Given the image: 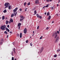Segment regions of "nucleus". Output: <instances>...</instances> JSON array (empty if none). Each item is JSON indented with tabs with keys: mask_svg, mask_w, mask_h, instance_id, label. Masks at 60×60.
<instances>
[{
	"mask_svg": "<svg viewBox=\"0 0 60 60\" xmlns=\"http://www.w3.org/2000/svg\"><path fill=\"white\" fill-rule=\"evenodd\" d=\"M42 38H43V37L42 36L40 38V39H42Z\"/></svg>",
	"mask_w": 60,
	"mask_h": 60,
	"instance_id": "37998d69",
	"label": "nucleus"
},
{
	"mask_svg": "<svg viewBox=\"0 0 60 60\" xmlns=\"http://www.w3.org/2000/svg\"><path fill=\"white\" fill-rule=\"evenodd\" d=\"M30 4V2H29L27 4V5H29Z\"/></svg>",
	"mask_w": 60,
	"mask_h": 60,
	"instance_id": "c85d7f7f",
	"label": "nucleus"
},
{
	"mask_svg": "<svg viewBox=\"0 0 60 60\" xmlns=\"http://www.w3.org/2000/svg\"><path fill=\"white\" fill-rule=\"evenodd\" d=\"M6 26H5V25H4L3 26H1L0 27V29L3 31H4L5 29H6Z\"/></svg>",
	"mask_w": 60,
	"mask_h": 60,
	"instance_id": "f257e3e1",
	"label": "nucleus"
},
{
	"mask_svg": "<svg viewBox=\"0 0 60 60\" xmlns=\"http://www.w3.org/2000/svg\"><path fill=\"white\" fill-rule=\"evenodd\" d=\"M34 34H32V36H34Z\"/></svg>",
	"mask_w": 60,
	"mask_h": 60,
	"instance_id": "774afa93",
	"label": "nucleus"
},
{
	"mask_svg": "<svg viewBox=\"0 0 60 60\" xmlns=\"http://www.w3.org/2000/svg\"><path fill=\"white\" fill-rule=\"evenodd\" d=\"M17 37H19V34H17Z\"/></svg>",
	"mask_w": 60,
	"mask_h": 60,
	"instance_id": "e433bc0d",
	"label": "nucleus"
},
{
	"mask_svg": "<svg viewBox=\"0 0 60 60\" xmlns=\"http://www.w3.org/2000/svg\"><path fill=\"white\" fill-rule=\"evenodd\" d=\"M58 4H57V7H58Z\"/></svg>",
	"mask_w": 60,
	"mask_h": 60,
	"instance_id": "052dcab7",
	"label": "nucleus"
},
{
	"mask_svg": "<svg viewBox=\"0 0 60 60\" xmlns=\"http://www.w3.org/2000/svg\"><path fill=\"white\" fill-rule=\"evenodd\" d=\"M8 32H10V30H9V29H8V30H7Z\"/></svg>",
	"mask_w": 60,
	"mask_h": 60,
	"instance_id": "603ef678",
	"label": "nucleus"
},
{
	"mask_svg": "<svg viewBox=\"0 0 60 60\" xmlns=\"http://www.w3.org/2000/svg\"><path fill=\"white\" fill-rule=\"evenodd\" d=\"M49 0H46V2H49Z\"/></svg>",
	"mask_w": 60,
	"mask_h": 60,
	"instance_id": "58836bf2",
	"label": "nucleus"
},
{
	"mask_svg": "<svg viewBox=\"0 0 60 60\" xmlns=\"http://www.w3.org/2000/svg\"><path fill=\"white\" fill-rule=\"evenodd\" d=\"M7 27H8L9 28L10 27V26H9V25H8L7 26Z\"/></svg>",
	"mask_w": 60,
	"mask_h": 60,
	"instance_id": "a18cd8bd",
	"label": "nucleus"
},
{
	"mask_svg": "<svg viewBox=\"0 0 60 60\" xmlns=\"http://www.w3.org/2000/svg\"><path fill=\"white\" fill-rule=\"evenodd\" d=\"M13 16H14V14H12L11 15V18H12Z\"/></svg>",
	"mask_w": 60,
	"mask_h": 60,
	"instance_id": "4be33fe9",
	"label": "nucleus"
},
{
	"mask_svg": "<svg viewBox=\"0 0 60 60\" xmlns=\"http://www.w3.org/2000/svg\"><path fill=\"white\" fill-rule=\"evenodd\" d=\"M11 55L12 56L13 55V52L12 51L11 52Z\"/></svg>",
	"mask_w": 60,
	"mask_h": 60,
	"instance_id": "09e8293b",
	"label": "nucleus"
},
{
	"mask_svg": "<svg viewBox=\"0 0 60 60\" xmlns=\"http://www.w3.org/2000/svg\"><path fill=\"white\" fill-rule=\"evenodd\" d=\"M4 34H8V33H7V31H4Z\"/></svg>",
	"mask_w": 60,
	"mask_h": 60,
	"instance_id": "cd10ccee",
	"label": "nucleus"
},
{
	"mask_svg": "<svg viewBox=\"0 0 60 60\" xmlns=\"http://www.w3.org/2000/svg\"><path fill=\"white\" fill-rule=\"evenodd\" d=\"M14 44H15V43H13V45H14Z\"/></svg>",
	"mask_w": 60,
	"mask_h": 60,
	"instance_id": "0e129e2a",
	"label": "nucleus"
},
{
	"mask_svg": "<svg viewBox=\"0 0 60 60\" xmlns=\"http://www.w3.org/2000/svg\"><path fill=\"white\" fill-rule=\"evenodd\" d=\"M26 2H24V6H26Z\"/></svg>",
	"mask_w": 60,
	"mask_h": 60,
	"instance_id": "5701e85b",
	"label": "nucleus"
},
{
	"mask_svg": "<svg viewBox=\"0 0 60 60\" xmlns=\"http://www.w3.org/2000/svg\"><path fill=\"white\" fill-rule=\"evenodd\" d=\"M38 18H39V19H41L42 18V17L41 16H39V17Z\"/></svg>",
	"mask_w": 60,
	"mask_h": 60,
	"instance_id": "b1692460",
	"label": "nucleus"
},
{
	"mask_svg": "<svg viewBox=\"0 0 60 60\" xmlns=\"http://www.w3.org/2000/svg\"><path fill=\"white\" fill-rule=\"evenodd\" d=\"M46 6H45L43 7V8H46Z\"/></svg>",
	"mask_w": 60,
	"mask_h": 60,
	"instance_id": "5fc2aeb1",
	"label": "nucleus"
},
{
	"mask_svg": "<svg viewBox=\"0 0 60 60\" xmlns=\"http://www.w3.org/2000/svg\"><path fill=\"white\" fill-rule=\"evenodd\" d=\"M49 17L47 19H51V16H50V15H49Z\"/></svg>",
	"mask_w": 60,
	"mask_h": 60,
	"instance_id": "4468645a",
	"label": "nucleus"
},
{
	"mask_svg": "<svg viewBox=\"0 0 60 60\" xmlns=\"http://www.w3.org/2000/svg\"><path fill=\"white\" fill-rule=\"evenodd\" d=\"M20 38H22V33H21L20 34Z\"/></svg>",
	"mask_w": 60,
	"mask_h": 60,
	"instance_id": "6ab92c4d",
	"label": "nucleus"
},
{
	"mask_svg": "<svg viewBox=\"0 0 60 60\" xmlns=\"http://www.w3.org/2000/svg\"><path fill=\"white\" fill-rule=\"evenodd\" d=\"M34 14H36V13H37V12H36V10H35L34 11Z\"/></svg>",
	"mask_w": 60,
	"mask_h": 60,
	"instance_id": "aec40b11",
	"label": "nucleus"
},
{
	"mask_svg": "<svg viewBox=\"0 0 60 60\" xmlns=\"http://www.w3.org/2000/svg\"><path fill=\"white\" fill-rule=\"evenodd\" d=\"M43 47H42L41 49L39 51L40 53H41L42 52V50H43Z\"/></svg>",
	"mask_w": 60,
	"mask_h": 60,
	"instance_id": "39448f33",
	"label": "nucleus"
},
{
	"mask_svg": "<svg viewBox=\"0 0 60 60\" xmlns=\"http://www.w3.org/2000/svg\"><path fill=\"white\" fill-rule=\"evenodd\" d=\"M46 30H48L49 29V27H47V28H46Z\"/></svg>",
	"mask_w": 60,
	"mask_h": 60,
	"instance_id": "ea45409f",
	"label": "nucleus"
},
{
	"mask_svg": "<svg viewBox=\"0 0 60 60\" xmlns=\"http://www.w3.org/2000/svg\"><path fill=\"white\" fill-rule=\"evenodd\" d=\"M3 44V42H0V45H2Z\"/></svg>",
	"mask_w": 60,
	"mask_h": 60,
	"instance_id": "bb28decb",
	"label": "nucleus"
},
{
	"mask_svg": "<svg viewBox=\"0 0 60 60\" xmlns=\"http://www.w3.org/2000/svg\"><path fill=\"white\" fill-rule=\"evenodd\" d=\"M3 12L4 13H6L7 12V11L6 9H5L4 11H3Z\"/></svg>",
	"mask_w": 60,
	"mask_h": 60,
	"instance_id": "ddd939ff",
	"label": "nucleus"
},
{
	"mask_svg": "<svg viewBox=\"0 0 60 60\" xmlns=\"http://www.w3.org/2000/svg\"><path fill=\"white\" fill-rule=\"evenodd\" d=\"M6 7H5V9H6V8H7V7H8L7 6H6Z\"/></svg>",
	"mask_w": 60,
	"mask_h": 60,
	"instance_id": "4d7b16f0",
	"label": "nucleus"
},
{
	"mask_svg": "<svg viewBox=\"0 0 60 60\" xmlns=\"http://www.w3.org/2000/svg\"><path fill=\"white\" fill-rule=\"evenodd\" d=\"M56 56H57V55H56V54H55L54 55V57H56Z\"/></svg>",
	"mask_w": 60,
	"mask_h": 60,
	"instance_id": "72a5a7b5",
	"label": "nucleus"
},
{
	"mask_svg": "<svg viewBox=\"0 0 60 60\" xmlns=\"http://www.w3.org/2000/svg\"><path fill=\"white\" fill-rule=\"evenodd\" d=\"M8 36H9L8 35L7 36V38H8Z\"/></svg>",
	"mask_w": 60,
	"mask_h": 60,
	"instance_id": "e2e57ef3",
	"label": "nucleus"
},
{
	"mask_svg": "<svg viewBox=\"0 0 60 60\" xmlns=\"http://www.w3.org/2000/svg\"><path fill=\"white\" fill-rule=\"evenodd\" d=\"M20 18L21 19H25V17H24L23 15H20Z\"/></svg>",
	"mask_w": 60,
	"mask_h": 60,
	"instance_id": "9d476101",
	"label": "nucleus"
},
{
	"mask_svg": "<svg viewBox=\"0 0 60 60\" xmlns=\"http://www.w3.org/2000/svg\"><path fill=\"white\" fill-rule=\"evenodd\" d=\"M15 48H14L13 49V51H14L13 53L14 54H15V53H16V52H15Z\"/></svg>",
	"mask_w": 60,
	"mask_h": 60,
	"instance_id": "9b49d317",
	"label": "nucleus"
},
{
	"mask_svg": "<svg viewBox=\"0 0 60 60\" xmlns=\"http://www.w3.org/2000/svg\"><path fill=\"white\" fill-rule=\"evenodd\" d=\"M26 43H28V40H27L26 41Z\"/></svg>",
	"mask_w": 60,
	"mask_h": 60,
	"instance_id": "7c9ffc66",
	"label": "nucleus"
},
{
	"mask_svg": "<svg viewBox=\"0 0 60 60\" xmlns=\"http://www.w3.org/2000/svg\"><path fill=\"white\" fill-rule=\"evenodd\" d=\"M39 28V26H38L37 27V29H38Z\"/></svg>",
	"mask_w": 60,
	"mask_h": 60,
	"instance_id": "79ce46f5",
	"label": "nucleus"
},
{
	"mask_svg": "<svg viewBox=\"0 0 60 60\" xmlns=\"http://www.w3.org/2000/svg\"><path fill=\"white\" fill-rule=\"evenodd\" d=\"M57 33L58 34H59V31H57Z\"/></svg>",
	"mask_w": 60,
	"mask_h": 60,
	"instance_id": "3c124183",
	"label": "nucleus"
},
{
	"mask_svg": "<svg viewBox=\"0 0 60 60\" xmlns=\"http://www.w3.org/2000/svg\"><path fill=\"white\" fill-rule=\"evenodd\" d=\"M24 33V34H26L27 32V29L26 28H25L23 30Z\"/></svg>",
	"mask_w": 60,
	"mask_h": 60,
	"instance_id": "7ed1b4c3",
	"label": "nucleus"
},
{
	"mask_svg": "<svg viewBox=\"0 0 60 60\" xmlns=\"http://www.w3.org/2000/svg\"><path fill=\"white\" fill-rule=\"evenodd\" d=\"M14 14H15V16H16L17 15V12H14Z\"/></svg>",
	"mask_w": 60,
	"mask_h": 60,
	"instance_id": "c9c22d12",
	"label": "nucleus"
},
{
	"mask_svg": "<svg viewBox=\"0 0 60 60\" xmlns=\"http://www.w3.org/2000/svg\"><path fill=\"white\" fill-rule=\"evenodd\" d=\"M26 10H27V8H26V9H25V11H26Z\"/></svg>",
	"mask_w": 60,
	"mask_h": 60,
	"instance_id": "49530a36",
	"label": "nucleus"
},
{
	"mask_svg": "<svg viewBox=\"0 0 60 60\" xmlns=\"http://www.w3.org/2000/svg\"><path fill=\"white\" fill-rule=\"evenodd\" d=\"M14 60H17V59L15 58V59Z\"/></svg>",
	"mask_w": 60,
	"mask_h": 60,
	"instance_id": "69168bd1",
	"label": "nucleus"
},
{
	"mask_svg": "<svg viewBox=\"0 0 60 60\" xmlns=\"http://www.w3.org/2000/svg\"><path fill=\"white\" fill-rule=\"evenodd\" d=\"M56 42H58V39H56Z\"/></svg>",
	"mask_w": 60,
	"mask_h": 60,
	"instance_id": "c756f323",
	"label": "nucleus"
},
{
	"mask_svg": "<svg viewBox=\"0 0 60 60\" xmlns=\"http://www.w3.org/2000/svg\"><path fill=\"white\" fill-rule=\"evenodd\" d=\"M24 19H20V21H22Z\"/></svg>",
	"mask_w": 60,
	"mask_h": 60,
	"instance_id": "a878e982",
	"label": "nucleus"
},
{
	"mask_svg": "<svg viewBox=\"0 0 60 60\" xmlns=\"http://www.w3.org/2000/svg\"><path fill=\"white\" fill-rule=\"evenodd\" d=\"M19 11H22V9L21 8H20L19 9Z\"/></svg>",
	"mask_w": 60,
	"mask_h": 60,
	"instance_id": "c03bdc74",
	"label": "nucleus"
},
{
	"mask_svg": "<svg viewBox=\"0 0 60 60\" xmlns=\"http://www.w3.org/2000/svg\"><path fill=\"white\" fill-rule=\"evenodd\" d=\"M8 30V28H6V31H7Z\"/></svg>",
	"mask_w": 60,
	"mask_h": 60,
	"instance_id": "de8ad7c7",
	"label": "nucleus"
},
{
	"mask_svg": "<svg viewBox=\"0 0 60 60\" xmlns=\"http://www.w3.org/2000/svg\"><path fill=\"white\" fill-rule=\"evenodd\" d=\"M4 6H7L8 7L9 6H10V3H9L8 2H7L5 3L4 5Z\"/></svg>",
	"mask_w": 60,
	"mask_h": 60,
	"instance_id": "f03ea898",
	"label": "nucleus"
},
{
	"mask_svg": "<svg viewBox=\"0 0 60 60\" xmlns=\"http://www.w3.org/2000/svg\"><path fill=\"white\" fill-rule=\"evenodd\" d=\"M5 19V17L4 16H3L2 17V19L3 20H4V19Z\"/></svg>",
	"mask_w": 60,
	"mask_h": 60,
	"instance_id": "2eb2a0df",
	"label": "nucleus"
},
{
	"mask_svg": "<svg viewBox=\"0 0 60 60\" xmlns=\"http://www.w3.org/2000/svg\"><path fill=\"white\" fill-rule=\"evenodd\" d=\"M49 12H48L47 14V16H49Z\"/></svg>",
	"mask_w": 60,
	"mask_h": 60,
	"instance_id": "393cba45",
	"label": "nucleus"
},
{
	"mask_svg": "<svg viewBox=\"0 0 60 60\" xmlns=\"http://www.w3.org/2000/svg\"><path fill=\"white\" fill-rule=\"evenodd\" d=\"M51 10H53V9H54V8H53L52 7H51Z\"/></svg>",
	"mask_w": 60,
	"mask_h": 60,
	"instance_id": "f704fd0d",
	"label": "nucleus"
},
{
	"mask_svg": "<svg viewBox=\"0 0 60 60\" xmlns=\"http://www.w3.org/2000/svg\"><path fill=\"white\" fill-rule=\"evenodd\" d=\"M52 0H50V2H52Z\"/></svg>",
	"mask_w": 60,
	"mask_h": 60,
	"instance_id": "bf43d9fd",
	"label": "nucleus"
},
{
	"mask_svg": "<svg viewBox=\"0 0 60 60\" xmlns=\"http://www.w3.org/2000/svg\"><path fill=\"white\" fill-rule=\"evenodd\" d=\"M57 36V34H56V35H55V38H56V37Z\"/></svg>",
	"mask_w": 60,
	"mask_h": 60,
	"instance_id": "412c9836",
	"label": "nucleus"
},
{
	"mask_svg": "<svg viewBox=\"0 0 60 60\" xmlns=\"http://www.w3.org/2000/svg\"><path fill=\"white\" fill-rule=\"evenodd\" d=\"M8 23H9V21H8V20H7L6 21V25H7V24H8Z\"/></svg>",
	"mask_w": 60,
	"mask_h": 60,
	"instance_id": "f3484780",
	"label": "nucleus"
},
{
	"mask_svg": "<svg viewBox=\"0 0 60 60\" xmlns=\"http://www.w3.org/2000/svg\"><path fill=\"white\" fill-rule=\"evenodd\" d=\"M18 8H16L15 9H14L13 10V11L14 12H16V11L17 10H18Z\"/></svg>",
	"mask_w": 60,
	"mask_h": 60,
	"instance_id": "0eeeda50",
	"label": "nucleus"
},
{
	"mask_svg": "<svg viewBox=\"0 0 60 60\" xmlns=\"http://www.w3.org/2000/svg\"><path fill=\"white\" fill-rule=\"evenodd\" d=\"M33 34H34V31H33Z\"/></svg>",
	"mask_w": 60,
	"mask_h": 60,
	"instance_id": "338daca9",
	"label": "nucleus"
},
{
	"mask_svg": "<svg viewBox=\"0 0 60 60\" xmlns=\"http://www.w3.org/2000/svg\"><path fill=\"white\" fill-rule=\"evenodd\" d=\"M39 0H36L35 1V4H39Z\"/></svg>",
	"mask_w": 60,
	"mask_h": 60,
	"instance_id": "20e7f679",
	"label": "nucleus"
},
{
	"mask_svg": "<svg viewBox=\"0 0 60 60\" xmlns=\"http://www.w3.org/2000/svg\"><path fill=\"white\" fill-rule=\"evenodd\" d=\"M11 60H14V57H12Z\"/></svg>",
	"mask_w": 60,
	"mask_h": 60,
	"instance_id": "a19ab883",
	"label": "nucleus"
},
{
	"mask_svg": "<svg viewBox=\"0 0 60 60\" xmlns=\"http://www.w3.org/2000/svg\"><path fill=\"white\" fill-rule=\"evenodd\" d=\"M30 45L31 46H33V44L31 43L30 44Z\"/></svg>",
	"mask_w": 60,
	"mask_h": 60,
	"instance_id": "8fccbe9b",
	"label": "nucleus"
},
{
	"mask_svg": "<svg viewBox=\"0 0 60 60\" xmlns=\"http://www.w3.org/2000/svg\"><path fill=\"white\" fill-rule=\"evenodd\" d=\"M45 7L47 8H48V7H49V4H48Z\"/></svg>",
	"mask_w": 60,
	"mask_h": 60,
	"instance_id": "2f4dec72",
	"label": "nucleus"
},
{
	"mask_svg": "<svg viewBox=\"0 0 60 60\" xmlns=\"http://www.w3.org/2000/svg\"><path fill=\"white\" fill-rule=\"evenodd\" d=\"M58 3H59L60 2V0H58Z\"/></svg>",
	"mask_w": 60,
	"mask_h": 60,
	"instance_id": "864d4df0",
	"label": "nucleus"
},
{
	"mask_svg": "<svg viewBox=\"0 0 60 60\" xmlns=\"http://www.w3.org/2000/svg\"><path fill=\"white\" fill-rule=\"evenodd\" d=\"M10 34H12V32H11V31H10Z\"/></svg>",
	"mask_w": 60,
	"mask_h": 60,
	"instance_id": "6e6d98bb",
	"label": "nucleus"
},
{
	"mask_svg": "<svg viewBox=\"0 0 60 60\" xmlns=\"http://www.w3.org/2000/svg\"><path fill=\"white\" fill-rule=\"evenodd\" d=\"M60 51V49H58L57 50V52H59Z\"/></svg>",
	"mask_w": 60,
	"mask_h": 60,
	"instance_id": "473e14b6",
	"label": "nucleus"
},
{
	"mask_svg": "<svg viewBox=\"0 0 60 60\" xmlns=\"http://www.w3.org/2000/svg\"><path fill=\"white\" fill-rule=\"evenodd\" d=\"M0 41L1 42H4V39H3V38H2L0 40Z\"/></svg>",
	"mask_w": 60,
	"mask_h": 60,
	"instance_id": "f8f14e48",
	"label": "nucleus"
},
{
	"mask_svg": "<svg viewBox=\"0 0 60 60\" xmlns=\"http://www.w3.org/2000/svg\"><path fill=\"white\" fill-rule=\"evenodd\" d=\"M46 14H47V13H46V12H45V15H46Z\"/></svg>",
	"mask_w": 60,
	"mask_h": 60,
	"instance_id": "680f3d73",
	"label": "nucleus"
},
{
	"mask_svg": "<svg viewBox=\"0 0 60 60\" xmlns=\"http://www.w3.org/2000/svg\"><path fill=\"white\" fill-rule=\"evenodd\" d=\"M56 34H57L56 33H53L52 35V36H54L55 35H56Z\"/></svg>",
	"mask_w": 60,
	"mask_h": 60,
	"instance_id": "dca6fc26",
	"label": "nucleus"
},
{
	"mask_svg": "<svg viewBox=\"0 0 60 60\" xmlns=\"http://www.w3.org/2000/svg\"><path fill=\"white\" fill-rule=\"evenodd\" d=\"M10 22H12V23H13V19L12 18L10 19Z\"/></svg>",
	"mask_w": 60,
	"mask_h": 60,
	"instance_id": "1a4fd4ad",
	"label": "nucleus"
},
{
	"mask_svg": "<svg viewBox=\"0 0 60 60\" xmlns=\"http://www.w3.org/2000/svg\"><path fill=\"white\" fill-rule=\"evenodd\" d=\"M8 7V9L9 10H11V9H12V6H11L10 5Z\"/></svg>",
	"mask_w": 60,
	"mask_h": 60,
	"instance_id": "6e6552de",
	"label": "nucleus"
},
{
	"mask_svg": "<svg viewBox=\"0 0 60 60\" xmlns=\"http://www.w3.org/2000/svg\"><path fill=\"white\" fill-rule=\"evenodd\" d=\"M54 21H52V23H54Z\"/></svg>",
	"mask_w": 60,
	"mask_h": 60,
	"instance_id": "13d9d810",
	"label": "nucleus"
},
{
	"mask_svg": "<svg viewBox=\"0 0 60 60\" xmlns=\"http://www.w3.org/2000/svg\"><path fill=\"white\" fill-rule=\"evenodd\" d=\"M38 18L39 17V16H40V15H39L38 14H36Z\"/></svg>",
	"mask_w": 60,
	"mask_h": 60,
	"instance_id": "a211bd4d",
	"label": "nucleus"
},
{
	"mask_svg": "<svg viewBox=\"0 0 60 60\" xmlns=\"http://www.w3.org/2000/svg\"><path fill=\"white\" fill-rule=\"evenodd\" d=\"M56 39L58 40H59V37H57Z\"/></svg>",
	"mask_w": 60,
	"mask_h": 60,
	"instance_id": "4c0bfd02",
	"label": "nucleus"
},
{
	"mask_svg": "<svg viewBox=\"0 0 60 60\" xmlns=\"http://www.w3.org/2000/svg\"><path fill=\"white\" fill-rule=\"evenodd\" d=\"M21 24L20 23H18V26L19 29H20V26H21Z\"/></svg>",
	"mask_w": 60,
	"mask_h": 60,
	"instance_id": "423d86ee",
	"label": "nucleus"
}]
</instances>
